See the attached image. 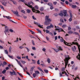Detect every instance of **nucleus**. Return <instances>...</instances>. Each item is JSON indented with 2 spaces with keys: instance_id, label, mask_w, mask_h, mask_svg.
<instances>
[{
  "instance_id": "f257e3e1",
  "label": "nucleus",
  "mask_w": 80,
  "mask_h": 80,
  "mask_svg": "<svg viewBox=\"0 0 80 80\" xmlns=\"http://www.w3.org/2000/svg\"><path fill=\"white\" fill-rule=\"evenodd\" d=\"M30 4H31V2H28V4L25 3V5H27V6H28V7H30L32 8V10L33 12H35V13H39L40 12V11H38V10L35 9V8L33 7L32 6L30 5Z\"/></svg>"
},
{
  "instance_id": "f03ea898",
  "label": "nucleus",
  "mask_w": 80,
  "mask_h": 80,
  "mask_svg": "<svg viewBox=\"0 0 80 80\" xmlns=\"http://www.w3.org/2000/svg\"><path fill=\"white\" fill-rule=\"evenodd\" d=\"M49 16H45V21L44 23V24L45 25H48L50 23V22L52 21V19L49 18Z\"/></svg>"
},
{
  "instance_id": "7ed1b4c3",
  "label": "nucleus",
  "mask_w": 80,
  "mask_h": 80,
  "mask_svg": "<svg viewBox=\"0 0 80 80\" xmlns=\"http://www.w3.org/2000/svg\"><path fill=\"white\" fill-rule=\"evenodd\" d=\"M65 58L64 59L65 63V68H66L68 63V60L70 59V58L69 57V56L68 55H65Z\"/></svg>"
},
{
  "instance_id": "20e7f679",
  "label": "nucleus",
  "mask_w": 80,
  "mask_h": 80,
  "mask_svg": "<svg viewBox=\"0 0 80 80\" xmlns=\"http://www.w3.org/2000/svg\"><path fill=\"white\" fill-rule=\"evenodd\" d=\"M61 38L62 39H61L60 40L61 42H63L64 43L65 45H68V46H71V44H72L71 43L67 42H65V41L63 40V39L62 37H61Z\"/></svg>"
},
{
  "instance_id": "39448f33",
  "label": "nucleus",
  "mask_w": 80,
  "mask_h": 80,
  "mask_svg": "<svg viewBox=\"0 0 80 80\" xmlns=\"http://www.w3.org/2000/svg\"><path fill=\"white\" fill-rule=\"evenodd\" d=\"M53 49L54 50V51L56 52H59V51H60V50L61 51H62V50H63V48H62V47H59L58 48V49H55L53 48Z\"/></svg>"
},
{
  "instance_id": "423d86ee",
  "label": "nucleus",
  "mask_w": 80,
  "mask_h": 80,
  "mask_svg": "<svg viewBox=\"0 0 80 80\" xmlns=\"http://www.w3.org/2000/svg\"><path fill=\"white\" fill-rule=\"evenodd\" d=\"M15 60L17 62L18 65H20L21 67H22V68H23L24 70V72H25V69L23 68V66H22V64H21V63H20V62L18 61V59H15Z\"/></svg>"
},
{
  "instance_id": "0eeeda50",
  "label": "nucleus",
  "mask_w": 80,
  "mask_h": 80,
  "mask_svg": "<svg viewBox=\"0 0 80 80\" xmlns=\"http://www.w3.org/2000/svg\"><path fill=\"white\" fill-rule=\"evenodd\" d=\"M34 23L35 24H36V25H37L38 27L40 28H43V27H43V25H41L40 24V23L38 22H36L35 21H34Z\"/></svg>"
},
{
  "instance_id": "6e6552de",
  "label": "nucleus",
  "mask_w": 80,
  "mask_h": 80,
  "mask_svg": "<svg viewBox=\"0 0 80 80\" xmlns=\"http://www.w3.org/2000/svg\"><path fill=\"white\" fill-rule=\"evenodd\" d=\"M63 13H64V17H68V14H67V10H62Z\"/></svg>"
},
{
  "instance_id": "1a4fd4ad",
  "label": "nucleus",
  "mask_w": 80,
  "mask_h": 80,
  "mask_svg": "<svg viewBox=\"0 0 80 80\" xmlns=\"http://www.w3.org/2000/svg\"><path fill=\"white\" fill-rule=\"evenodd\" d=\"M68 33L69 34H71V33H73L74 34H75V35H78V32H73L72 31H70L68 32Z\"/></svg>"
},
{
  "instance_id": "9d476101",
  "label": "nucleus",
  "mask_w": 80,
  "mask_h": 80,
  "mask_svg": "<svg viewBox=\"0 0 80 80\" xmlns=\"http://www.w3.org/2000/svg\"><path fill=\"white\" fill-rule=\"evenodd\" d=\"M12 11L14 14H15V15H16L17 16H18V17H20V15L18 14V11H13V10H12Z\"/></svg>"
},
{
  "instance_id": "9b49d317",
  "label": "nucleus",
  "mask_w": 80,
  "mask_h": 80,
  "mask_svg": "<svg viewBox=\"0 0 80 80\" xmlns=\"http://www.w3.org/2000/svg\"><path fill=\"white\" fill-rule=\"evenodd\" d=\"M55 27L56 30H63L62 29L60 28H59L58 26H55Z\"/></svg>"
},
{
  "instance_id": "f8f14e48",
  "label": "nucleus",
  "mask_w": 80,
  "mask_h": 80,
  "mask_svg": "<svg viewBox=\"0 0 80 80\" xmlns=\"http://www.w3.org/2000/svg\"><path fill=\"white\" fill-rule=\"evenodd\" d=\"M10 73L11 75H16L15 71L13 70V72H10Z\"/></svg>"
},
{
  "instance_id": "ddd939ff",
  "label": "nucleus",
  "mask_w": 80,
  "mask_h": 80,
  "mask_svg": "<svg viewBox=\"0 0 80 80\" xmlns=\"http://www.w3.org/2000/svg\"><path fill=\"white\" fill-rule=\"evenodd\" d=\"M51 28H53V26L52 24H51L50 26H48L47 27V29H49Z\"/></svg>"
},
{
  "instance_id": "4468645a",
  "label": "nucleus",
  "mask_w": 80,
  "mask_h": 80,
  "mask_svg": "<svg viewBox=\"0 0 80 80\" xmlns=\"http://www.w3.org/2000/svg\"><path fill=\"white\" fill-rule=\"evenodd\" d=\"M9 31L8 30H5L4 31V33L6 35H8V33H9Z\"/></svg>"
},
{
  "instance_id": "2eb2a0df",
  "label": "nucleus",
  "mask_w": 80,
  "mask_h": 80,
  "mask_svg": "<svg viewBox=\"0 0 80 80\" xmlns=\"http://www.w3.org/2000/svg\"><path fill=\"white\" fill-rule=\"evenodd\" d=\"M62 12H63L62 11H61V13L58 14V15H59V16H61L62 17V16H63V14L62 13Z\"/></svg>"
},
{
  "instance_id": "dca6fc26",
  "label": "nucleus",
  "mask_w": 80,
  "mask_h": 80,
  "mask_svg": "<svg viewBox=\"0 0 80 80\" xmlns=\"http://www.w3.org/2000/svg\"><path fill=\"white\" fill-rule=\"evenodd\" d=\"M12 47H11V46H10L9 47V52H10V53H11L12 52Z\"/></svg>"
},
{
  "instance_id": "f3484780",
  "label": "nucleus",
  "mask_w": 80,
  "mask_h": 80,
  "mask_svg": "<svg viewBox=\"0 0 80 80\" xmlns=\"http://www.w3.org/2000/svg\"><path fill=\"white\" fill-rule=\"evenodd\" d=\"M72 49L73 52H75V50H76V47L75 46H74L73 48H72Z\"/></svg>"
},
{
  "instance_id": "a211bd4d",
  "label": "nucleus",
  "mask_w": 80,
  "mask_h": 80,
  "mask_svg": "<svg viewBox=\"0 0 80 80\" xmlns=\"http://www.w3.org/2000/svg\"><path fill=\"white\" fill-rule=\"evenodd\" d=\"M78 59V60H80V53H78V55L77 56V57H76Z\"/></svg>"
},
{
  "instance_id": "6ab92c4d",
  "label": "nucleus",
  "mask_w": 80,
  "mask_h": 80,
  "mask_svg": "<svg viewBox=\"0 0 80 80\" xmlns=\"http://www.w3.org/2000/svg\"><path fill=\"white\" fill-rule=\"evenodd\" d=\"M4 52L6 54H7L8 55V51L7 50H4Z\"/></svg>"
},
{
  "instance_id": "aec40b11",
  "label": "nucleus",
  "mask_w": 80,
  "mask_h": 80,
  "mask_svg": "<svg viewBox=\"0 0 80 80\" xmlns=\"http://www.w3.org/2000/svg\"><path fill=\"white\" fill-rule=\"evenodd\" d=\"M5 30H8V26H5Z\"/></svg>"
},
{
  "instance_id": "412c9836",
  "label": "nucleus",
  "mask_w": 80,
  "mask_h": 80,
  "mask_svg": "<svg viewBox=\"0 0 80 80\" xmlns=\"http://www.w3.org/2000/svg\"><path fill=\"white\" fill-rule=\"evenodd\" d=\"M48 5L49 6H50V7H51L52 6H53V5L50 2V3H48Z\"/></svg>"
},
{
  "instance_id": "4be33fe9",
  "label": "nucleus",
  "mask_w": 80,
  "mask_h": 80,
  "mask_svg": "<svg viewBox=\"0 0 80 80\" xmlns=\"http://www.w3.org/2000/svg\"><path fill=\"white\" fill-rule=\"evenodd\" d=\"M38 68V69L39 70H40V71H41L43 73H44V72H43V70H42V69H41V68Z\"/></svg>"
},
{
  "instance_id": "5701e85b",
  "label": "nucleus",
  "mask_w": 80,
  "mask_h": 80,
  "mask_svg": "<svg viewBox=\"0 0 80 80\" xmlns=\"http://www.w3.org/2000/svg\"><path fill=\"white\" fill-rule=\"evenodd\" d=\"M8 55L9 58H12V59H13V56H10V55L8 54Z\"/></svg>"
},
{
  "instance_id": "b1692460",
  "label": "nucleus",
  "mask_w": 80,
  "mask_h": 80,
  "mask_svg": "<svg viewBox=\"0 0 80 80\" xmlns=\"http://www.w3.org/2000/svg\"><path fill=\"white\" fill-rule=\"evenodd\" d=\"M44 72H45V73H48V70H46L44 69Z\"/></svg>"
},
{
  "instance_id": "393cba45",
  "label": "nucleus",
  "mask_w": 80,
  "mask_h": 80,
  "mask_svg": "<svg viewBox=\"0 0 80 80\" xmlns=\"http://www.w3.org/2000/svg\"><path fill=\"white\" fill-rule=\"evenodd\" d=\"M35 74L37 75V74H40V72L38 71H35Z\"/></svg>"
},
{
  "instance_id": "a878e982",
  "label": "nucleus",
  "mask_w": 80,
  "mask_h": 80,
  "mask_svg": "<svg viewBox=\"0 0 80 80\" xmlns=\"http://www.w3.org/2000/svg\"><path fill=\"white\" fill-rule=\"evenodd\" d=\"M77 7V6L72 5V8H75Z\"/></svg>"
},
{
  "instance_id": "bb28decb",
  "label": "nucleus",
  "mask_w": 80,
  "mask_h": 80,
  "mask_svg": "<svg viewBox=\"0 0 80 80\" xmlns=\"http://www.w3.org/2000/svg\"><path fill=\"white\" fill-rule=\"evenodd\" d=\"M47 61L48 63H50V59L49 58H48L47 59Z\"/></svg>"
},
{
  "instance_id": "cd10ccee",
  "label": "nucleus",
  "mask_w": 80,
  "mask_h": 80,
  "mask_svg": "<svg viewBox=\"0 0 80 80\" xmlns=\"http://www.w3.org/2000/svg\"><path fill=\"white\" fill-rule=\"evenodd\" d=\"M43 7H41L40 8V10L41 11V12H43Z\"/></svg>"
},
{
  "instance_id": "c85d7f7f",
  "label": "nucleus",
  "mask_w": 80,
  "mask_h": 80,
  "mask_svg": "<svg viewBox=\"0 0 80 80\" xmlns=\"http://www.w3.org/2000/svg\"><path fill=\"white\" fill-rule=\"evenodd\" d=\"M60 22H62V23H63L64 22V21H63V20L62 19V18H61L60 19Z\"/></svg>"
},
{
  "instance_id": "c756f323",
  "label": "nucleus",
  "mask_w": 80,
  "mask_h": 80,
  "mask_svg": "<svg viewBox=\"0 0 80 80\" xmlns=\"http://www.w3.org/2000/svg\"><path fill=\"white\" fill-rule=\"evenodd\" d=\"M37 63L38 65H40V60H38L37 62Z\"/></svg>"
},
{
  "instance_id": "7c9ffc66",
  "label": "nucleus",
  "mask_w": 80,
  "mask_h": 80,
  "mask_svg": "<svg viewBox=\"0 0 80 80\" xmlns=\"http://www.w3.org/2000/svg\"><path fill=\"white\" fill-rule=\"evenodd\" d=\"M6 72V70H4L2 72V73L3 74H4Z\"/></svg>"
},
{
  "instance_id": "2f4dec72",
  "label": "nucleus",
  "mask_w": 80,
  "mask_h": 80,
  "mask_svg": "<svg viewBox=\"0 0 80 80\" xmlns=\"http://www.w3.org/2000/svg\"><path fill=\"white\" fill-rule=\"evenodd\" d=\"M27 12L28 13H30V10L29 9H27Z\"/></svg>"
},
{
  "instance_id": "473e14b6",
  "label": "nucleus",
  "mask_w": 80,
  "mask_h": 80,
  "mask_svg": "<svg viewBox=\"0 0 80 80\" xmlns=\"http://www.w3.org/2000/svg\"><path fill=\"white\" fill-rule=\"evenodd\" d=\"M32 49L33 50H36V48H35V47H32Z\"/></svg>"
},
{
  "instance_id": "72a5a7b5",
  "label": "nucleus",
  "mask_w": 80,
  "mask_h": 80,
  "mask_svg": "<svg viewBox=\"0 0 80 80\" xmlns=\"http://www.w3.org/2000/svg\"><path fill=\"white\" fill-rule=\"evenodd\" d=\"M25 48L27 49L28 52H30V49L26 47H25Z\"/></svg>"
},
{
  "instance_id": "f704fd0d",
  "label": "nucleus",
  "mask_w": 80,
  "mask_h": 80,
  "mask_svg": "<svg viewBox=\"0 0 80 80\" xmlns=\"http://www.w3.org/2000/svg\"><path fill=\"white\" fill-rule=\"evenodd\" d=\"M33 76L34 77V78H35V77H36V75H37V74L36 73H34L33 74Z\"/></svg>"
},
{
  "instance_id": "c9c22d12",
  "label": "nucleus",
  "mask_w": 80,
  "mask_h": 80,
  "mask_svg": "<svg viewBox=\"0 0 80 80\" xmlns=\"http://www.w3.org/2000/svg\"><path fill=\"white\" fill-rule=\"evenodd\" d=\"M19 48L20 49H22V48H24V47L22 46H20L19 47Z\"/></svg>"
},
{
  "instance_id": "e433bc0d",
  "label": "nucleus",
  "mask_w": 80,
  "mask_h": 80,
  "mask_svg": "<svg viewBox=\"0 0 80 80\" xmlns=\"http://www.w3.org/2000/svg\"><path fill=\"white\" fill-rule=\"evenodd\" d=\"M21 62L23 63V64H25V63H26V62H25L24 61H21Z\"/></svg>"
},
{
  "instance_id": "4c0bfd02",
  "label": "nucleus",
  "mask_w": 80,
  "mask_h": 80,
  "mask_svg": "<svg viewBox=\"0 0 80 80\" xmlns=\"http://www.w3.org/2000/svg\"><path fill=\"white\" fill-rule=\"evenodd\" d=\"M32 61H33V63H34V64H35V63H36V62L35 60H33V59L32 60Z\"/></svg>"
},
{
  "instance_id": "58836bf2",
  "label": "nucleus",
  "mask_w": 80,
  "mask_h": 80,
  "mask_svg": "<svg viewBox=\"0 0 80 80\" xmlns=\"http://www.w3.org/2000/svg\"><path fill=\"white\" fill-rule=\"evenodd\" d=\"M65 71V68H63L61 69L62 72H63V71Z\"/></svg>"
},
{
  "instance_id": "ea45409f",
  "label": "nucleus",
  "mask_w": 80,
  "mask_h": 80,
  "mask_svg": "<svg viewBox=\"0 0 80 80\" xmlns=\"http://www.w3.org/2000/svg\"><path fill=\"white\" fill-rule=\"evenodd\" d=\"M38 33H40L41 35H42V31L41 30H38Z\"/></svg>"
},
{
  "instance_id": "a19ab883",
  "label": "nucleus",
  "mask_w": 80,
  "mask_h": 80,
  "mask_svg": "<svg viewBox=\"0 0 80 80\" xmlns=\"http://www.w3.org/2000/svg\"><path fill=\"white\" fill-rule=\"evenodd\" d=\"M72 20V18H70L69 19V22H71Z\"/></svg>"
},
{
  "instance_id": "79ce46f5",
  "label": "nucleus",
  "mask_w": 80,
  "mask_h": 80,
  "mask_svg": "<svg viewBox=\"0 0 80 80\" xmlns=\"http://www.w3.org/2000/svg\"><path fill=\"white\" fill-rule=\"evenodd\" d=\"M35 8L36 10H38V8L37 6H35Z\"/></svg>"
},
{
  "instance_id": "37998d69",
  "label": "nucleus",
  "mask_w": 80,
  "mask_h": 80,
  "mask_svg": "<svg viewBox=\"0 0 80 80\" xmlns=\"http://www.w3.org/2000/svg\"><path fill=\"white\" fill-rule=\"evenodd\" d=\"M54 15L55 16V17H57V16H58V14H57V13H55L54 14Z\"/></svg>"
},
{
  "instance_id": "c03bdc74",
  "label": "nucleus",
  "mask_w": 80,
  "mask_h": 80,
  "mask_svg": "<svg viewBox=\"0 0 80 80\" xmlns=\"http://www.w3.org/2000/svg\"><path fill=\"white\" fill-rule=\"evenodd\" d=\"M60 77H62V74L61 73V72H60L59 73Z\"/></svg>"
},
{
  "instance_id": "a18cd8bd",
  "label": "nucleus",
  "mask_w": 80,
  "mask_h": 80,
  "mask_svg": "<svg viewBox=\"0 0 80 80\" xmlns=\"http://www.w3.org/2000/svg\"><path fill=\"white\" fill-rule=\"evenodd\" d=\"M66 26H67V25H66L65 24H64L62 26V28H65V27H66Z\"/></svg>"
},
{
  "instance_id": "49530a36",
  "label": "nucleus",
  "mask_w": 80,
  "mask_h": 80,
  "mask_svg": "<svg viewBox=\"0 0 80 80\" xmlns=\"http://www.w3.org/2000/svg\"><path fill=\"white\" fill-rule=\"evenodd\" d=\"M32 18L34 20H36L37 19L35 18L34 16H32Z\"/></svg>"
},
{
  "instance_id": "de8ad7c7",
  "label": "nucleus",
  "mask_w": 80,
  "mask_h": 80,
  "mask_svg": "<svg viewBox=\"0 0 80 80\" xmlns=\"http://www.w3.org/2000/svg\"><path fill=\"white\" fill-rule=\"evenodd\" d=\"M0 7L1 8H2V9H4V8H3V7L1 5H0Z\"/></svg>"
},
{
  "instance_id": "09e8293b",
  "label": "nucleus",
  "mask_w": 80,
  "mask_h": 80,
  "mask_svg": "<svg viewBox=\"0 0 80 80\" xmlns=\"http://www.w3.org/2000/svg\"><path fill=\"white\" fill-rule=\"evenodd\" d=\"M70 18H72V14L71 13H70Z\"/></svg>"
},
{
  "instance_id": "8fccbe9b",
  "label": "nucleus",
  "mask_w": 80,
  "mask_h": 80,
  "mask_svg": "<svg viewBox=\"0 0 80 80\" xmlns=\"http://www.w3.org/2000/svg\"><path fill=\"white\" fill-rule=\"evenodd\" d=\"M17 40H15L14 42H18V38H17Z\"/></svg>"
},
{
  "instance_id": "3c124183",
  "label": "nucleus",
  "mask_w": 80,
  "mask_h": 80,
  "mask_svg": "<svg viewBox=\"0 0 80 80\" xmlns=\"http://www.w3.org/2000/svg\"><path fill=\"white\" fill-rule=\"evenodd\" d=\"M32 44L33 45H35V43H34V41H33V40H32Z\"/></svg>"
},
{
  "instance_id": "603ef678",
  "label": "nucleus",
  "mask_w": 80,
  "mask_h": 80,
  "mask_svg": "<svg viewBox=\"0 0 80 80\" xmlns=\"http://www.w3.org/2000/svg\"><path fill=\"white\" fill-rule=\"evenodd\" d=\"M17 58L18 59V60H20V59H21V58L20 57L17 56Z\"/></svg>"
},
{
  "instance_id": "864d4df0",
  "label": "nucleus",
  "mask_w": 80,
  "mask_h": 80,
  "mask_svg": "<svg viewBox=\"0 0 80 80\" xmlns=\"http://www.w3.org/2000/svg\"><path fill=\"white\" fill-rule=\"evenodd\" d=\"M57 3V2H53V4H54L55 5H56Z\"/></svg>"
},
{
  "instance_id": "5fc2aeb1",
  "label": "nucleus",
  "mask_w": 80,
  "mask_h": 80,
  "mask_svg": "<svg viewBox=\"0 0 80 80\" xmlns=\"http://www.w3.org/2000/svg\"><path fill=\"white\" fill-rule=\"evenodd\" d=\"M30 32H31L32 34H34V33H35V32L32 31V30H30Z\"/></svg>"
},
{
  "instance_id": "6e6d98bb",
  "label": "nucleus",
  "mask_w": 80,
  "mask_h": 80,
  "mask_svg": "<svg viewBox=\"0 0 80 80\" xmlns=\"http://www.w3.org/2000/svg\"><path fill=\"white\" fill-rule=\"evenodd\" d=\"M77 78H78V79H79V78H80L78 77H76L74 79V78H73V79L74 80H77Z\"/></svg>"
},
{
  "instance_id": "4d7b16f0",
  "label": "nucleus",
  "mask_w": 80,
  "mask_h": 80,
  "mask_svg": "<svg viewBox=\"0 0 80 80\" xmlns=\"http://www.w3.org/2000/svg\"><path fill=\"white\" fill-rule=\"evenodd\" d=\"M3 64H4V65H6L7 63V62H6L4 61L3 62Z\"/></svg>"
},
{
  "instance_id": "13d9d810",
  "label": "nucleus",
  "mask_w": 80,
  "mask_h": 80,
  "mask_svg": "<svg viewBox=\"0 0 80 80\" xmlns=\"http://www.w3.org/2000/svg\"><path fill=\"white\" fill-rule=\"evenodd\" d=\"M74 70H75L76 71L77 70H78V67H76L74 69Z\"/></svg>"
},
{
  "instance_id": "bf43d9fd",
  "label": "nucleus",
  "mask_w": 80,
  "mask_h": 80,
  "mask_svg": "<svg viewBox=\"0 0 80 80\" xmlns=\"http://www.w3.org/2000/svg\"><path fill=\"white\" fill-rule=\"evenodd\" d=\"M29 37L31 38H35L34 37H33V36H32L31 35H29Z\"/></svg>"
},
{
  "instance_id": "052dcab7",
  "label": "nucleus",
  "mask_w": 80,
  "mask_h": 80,
  "mask_svg": "<svg viewBox=\"0 0 80 80\" xmlns=\"http://www.w3.org/2000/svg\"><path fill=\"white\" fill-rule=\"evenodd\" d=\"M46 40H47L48 41L49 40V38H48V37L47 36L46 37Z\"/></svg>"
},
{
  "instance_id": "680f3d73",
  "label": "nucleus",
  "mask_w": 80,
  "mask_h": 80,
  "mask_svg": "<svg viewBox=\"0 0 80 80\" xmlns=\"http://www.w3.org/2000/svg\"><path fill=\"white\" fill-rule=\"evenodd\" d=\"M43 2H48V0H44Z\"/></svg>"
},
{
  "instance_id": "e2e57ef3",
  "label": "nucleus",
  "mask_w": 80,
  "mask_h": 80,
  "mask_svg": "<svg viewBox=\"0 0 80 80\" xmlns=\"http://www.w3.org/2000/svg\"><path fill=\"white\" fill-rule=\"evenodd\" d=\"M46 33H49L50 32V31L48 30H46Z\"/></svg>"
},
{
  "instance_id": "0e129e2a",
  "label": "nucleus",
  "mask_w": 80,
  "mask_h": 80,
  "mask_svg": "<svg viewBox=\"0 0 80 80\" xmlns=\"http://www.w3.org/2000/svg\"><path fill=\"white\" fill-rule=\"evenodd\" d=\"M50 8L51 10H52V9H53V6H51L50 7Z\"/></svg>"
},
{
  "instance_id": "69168bd1",
  "label": "nucleus",
  "mask_w": 80,
  "mask_h": 80,
  "mask_svg": "<svg viewBox=\"0 0 80 80\" xmlns=\"http://www.w3.org/2000/svg\"><path fill=\"white\" fill-rule=\"evenodd\" d=\"M74 24H75V25H77V24H78V23H77V21H74Z\"/></svg>"
},
{
  "instance_id": "338daca9",
  "label": "nucleus",
  "mask_w": 80,
  "mask_h": 80,
  "mask_svg": "<svg viewBox=\"0 0 80 80\" xmlns=\"http://www.w3.org/2000/svg\"><path fill=\"white\" fill-rule=\"evenodd\" d=\"M21 12L23 13H25V11L24 10H22L21 11Z\"/></svg>"
},
{
  "instance_id": "774afa93",
  "label": "nucleus",
  "mask_w": 80,
  "mask_h": 80,
  "mask_svg": "<svg viewBox=\"0 0 80 80\" xmlns=\"http://www.w3.org/2000/svg\"><path fill=\"white\" fill-rule=\"evenodd\" d=\"M42 51L45 52V50H46V49H45V48H44L42 49Z\"/></svg>"
}]
</instances>
